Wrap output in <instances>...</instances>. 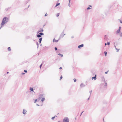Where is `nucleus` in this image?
<instances>
[{
  "label": "nucleus",
  "instance_id": "nucleus-1",
  "mask_svg": "<svg viewBox=\"0 0 122 122\" xmlns=\"http://www.w3.org/2000/svg\"><path fill=\"white\" fill-rule=\"evenodd\" d=\"M9 20V19L6 17H4L2 20V22L1 24L2 26H4L5 24L7 23Z\"/></svg>",
  "mask_w": 122,
  "mask_h": 122
},
{
  "label": "nucleus",
  "instance_id": "nucleus-2",
  "mask_svg": "<svg viewBox=\"0 0 122 122\" xmlns=\"http://www.w3.org/2000/svg\"><path fill=\"white\" fill-rule=\"evenodd\" d=\"M69 120L67 117H64L63 120L62 122H69Z\"/></svg>",
  "mask_w": 122,
  "mask_h": 122
},
{
  "label": "nucleus",
  "instance_id": "nucleus-3",
  "mask_svg": "<svg viewBox=\"0 0 122 122\" xmlns=\"http://www.w3.org/2000/svg\"><path fill=\"white\" fill-rule=\"evenodd\" d=\"M64 31L63 30L60 36V37H61V38H62L64 36L66 35L65 34H64Z\"/></svg>",
  "mask_w": 122,
  "mask_h": 122
},
{
  "label": "nucleus",
  "instance_id": "nucleus-4",
  "mask_svg": "<svg viewBox=\"0 0 122 122\" xmlns=\"http://www.w3.org/2000/svg\"><path fill=\"white\" fill-rule=\"evenodd\" d=\"M101 79L102 80V82H103V83H104L106 81L104 77L103 76H102L101 77Z\"/></svg>",
  "mask_w": 122,
  "mask_h": 122
},
{
  "label": "nucleus",
  "instance_id": "nucleus-5",
  "mask_svg": "<svg viewBox=\"0 0 122 122\" xmlns=\"http://www.w3.org/2000/svg\"><path fill=\"white\" fill-rule=\"evenodd\" d=\"M27 112V111L25 109H23V114H26V113Z\"/></svg>",
  "mask_w": 122,
  "mask_h": 122
},
{
  "label": "nucleus",
  "instance_id": "nucleus-6",
  "mask_svg": "<svg viewBox=\"0 0 122 122\" xmlns=\"http://www.w3.org/2000/svg\"><path fill=\"white\" fill-rule=\"evenodd\" d=\"M80 87L81 88L84 87L85 86V85L83 84V83H81L80 85Z\"/></svg>",
  "mask_w": 122,
  "mask_h": 122
},
{
  "label": "nucleus",
  "instance_id": "nucleus-7",
  "mask_svg": "<svg viewBox=\"0 0 122 122\" xmlns=\"http://www.w3.org/2000/svg\"><path fill=\"white\" fill-rule=\"evenodd\" d=\"M11 7H9L8 8H6L5 9V10L6 11H7L9 10L11 8Z\"/></svg>",
  "mask_w": 122,
  "mask_h": 122
},
{
  "label": "nucleus",
  "instance_id": "nucleus-8",
  "mask_svg": "<svg viewBox=\"0 0 122 122\" xmlns=\"http://www.w3.org/2000/svg\"><path fill=\"white\" fill-rule=\"evenodd\" d=\"M84 46V45L83 44H82L80 45H79L78 46V48L79 49H80L81 47H83Z\"/></svg>",
  "mask_w": 122,
  "mask_h": 122
},
{
  "label": "nucleus",
  "instance_id": "nucleus-9",
  "mask_svg": "<svg viewBox=\"0 0 122 122\" xmlns=\"http://www.w3.org/2000/svg\"><path fill=\"white\" fill-rule=\"evenodd\" d=\"M108 36L106 35L104 36V39L105 40H107L108 39Z\"/></svg>",
  "mask_w": 122,
  "mask_h": 122
},
{
  "label": "nucleus",
  "instance_id": "nucleus-10",
  "mask_svg": "<svg viewBox=\"0 0 122 122\" xmlns=\"http://www.w3.org/2000/svg\"><path fill=\"white\" fill-rule=\"evenodd\" d=\"M92 79H94L95 80H96L97 79V75H95L94 77H92Z\"/></svg>",
  "mask_w": 122,
  "mask_h": 122
},
{
  "label": "nucleus",
  "instance_id": "nucleus-11",
  "mask_svg": "<svg viewBox=\"0 0 122 122\" xmlns=\"http://www.w3.org/2000/svg\"><path fill=\"white\" fill-rule=\"evenodd\" d=\"M36 36L38 38H41V35H40L39 34H37Z\"/></svg>",
  "mask_w": 122,
  "mask_h": 122
},
{
  "label": "nucleus",
  "instance_id": "nucleus-12",
  "mask_svg": "<svg viewBox=\"0 0 122 122\" xmlns=\"http://www.w3.org/2000/svg\"><path fill=\"white\" fill-rule=\"evenodd\" d=\"M30 92H33L34 91L33 89L31 87H30Z\"/></svg>",
  "mask_w": 122,
  "mask_h": 122
},
{
  "label": "nucleus",
  "instance_id": "nucleus-13",
  "mask_svg": "<svg viewBox=\"0 0 122 122\" xmlns=\"http://www.w3.org/2000/svg\"><path fill=\"white\" fill-rule=\"evenodd\" d=\"M120 32H121L120 30H118H118H117L116 31L117 33H119Z\"/></svg>",
  "mask_w": 122,
  "mask_h": 122
},
{
  "label": "nucleus",
  "instance_id": "nucleus-14",
  "mask_svg": "<svg viewBox=\"0 0 122 122\" xmlns=\"http://www.w3.org/2000/svg\"><path fill=\"white\" fill-rule=\"evenodd\" d=\"M39 34L41 36H43L44 35V33L43 32H40L39 33Z\"/></svg>",
  "mask_w": 122,
  "mask_h": 122
},
{
  "label": "nucleus",
  "instance_id": "nucleus-15",
  "mask_svg": "<svg viewBox=\"0 0 122 122\" xmlns=\"http://www.w3.org/2000/svg\"><path fill=\"white\" fill-rule=\"evenodd\" d=\"M115 44H116V45H117V42H115L114 43V47L115 49H116V48H116V46L115 45Z\"/></svg>",
  "mask_w": 122,
  "mask_h": 122
},
{
  "label": "nucleus",
  "instance_id": "nucleus-16",
  "mask_svg": "<svg viewBox=\"0 0 122 122\" xmlns=\"http://www.w3.org/2000/svg\"><path fill=\"white\" fill-rule=\"evenodd\" d=\"M40 32H43L44 31V30L43 29H42L41 28L39 30Z\"/></svg>",
  "mask_w": 122,
  "mask_h": 122
},
{
  "label": "nucleus",
  "instance_id": "nucleus-17",
  "mask_svg": "<svg viewBox=\"0 0 122 122\" xmlns=\"http://www.w3.org/2000/svg\"><path fill=\"white\" fill-rule=\"evenodd\" d=\"M60 3H57L56 4L55 7H57L59 5H60Z\"/></svg>",
  "mask_w": 122,
  "mask_h": 122
},
{
  "label": "nucleus",
  "instance_id": "nucleus-18",
  "mask_svg": "<svg viewBox=\"0 0 122 122\" xmlns=\"http://www.w3.org/2000/svg\"><path fill=\"white\" fill-rule=\"evenodd\" d=\"M45 100V98H42V99H41V101L42 102H43Z\"/></svg>",
  "mask_w": 122,
  "mask_h": 122
},
{
  "label": "nucleus",
  "instance_id": "nucleus-19",
  "mask_svg": "<svg viewBox=\"0 0 122 122\" xmlns=\"http://www.w3.org/2000/svg\"><path fill=\"white\" fill-rule=\"evenodd\" d=\"M58 55H59V56H60L61 57H62L63 56V55L62 54H61L60 53H59L58 54Z\"/></svg>",
  "mask_w": 122,
  "mask_h": 122
},
{
  "label": "nucleus",
  "instance_id": "nucleus-20",
  "mask_svg": "<svg viewBox=\"0 0 122 122\" xmlns=\"http://www.w3.org/2000/svg\"><path fill=\"white\" fill-rule=\"evenodd\" d=\"M36 44L37 46V48H38L39 47V43L38 42H37L36 43Z\"/></svg>",
  "mask_w": 122,
  "mask_h": 122
},
{
  "label": "nucleus",
  "instance_id": "nucleus-21",
  "mask_svg": "<svg viewBox=\"0 0 122 122\" xmlns=\"http://www.w3.org/2000/svg\"><path fill=\"white\" fill-rule=\"evenodd\" d=\"M8 50L9 51H10L11 50L10 48V47H8Z\"/></svg>",
  "mask_w": 122,
  "mask_h": 122
},
{
  "label": "nucleus",
  "instance_id": "nucleus-22",
  "mask_svg": "<svg viewBox=\"0 0 122 122\" xmlns=\"http://www.w3.org/2000/svg\"><path fill=\"white\" fill-rule=\"evenodd\" d=\"M104 53L105 54V56H107V52L106 51H104Z\"/></svg>",
  "mask_w": 122,
  "mask_h": 122
},
{
  "label": "nucleus",
  "instance_id": "nucleus-23",
  "mask_svg": "<svg viewBox=\"0 0 122 122\" xmlns=\"http://www.w3.org/2000/svg\"><path fill=\"white\" fill-rule=\"evenodd\" d=\"M107 86V83L106 82H106L105 83V84L104 86Z\"/></svg>",
  "mask_w": 122,
  "mask_h": 122
},
{
  "label": "nucleus",
  "instance_id": "nucleus-24",
  "mask_svg": "<svg viewBox=\"0 0 122 122\" xmlns=\"http://www.w3.org/2000/svg\"><path fill=\"white\" fill-rule=\"evenodd\" d=\"M116 49L117 50V51L118 52L120 49H118L117 48H116Z\"/></svg>",
  "mask_w": 122,
  "mask_h": 122
},
{
  "label": "nucleus",
  "instance_id": "nucleus-25",
  "mask_svg": "<svg viewBox=\"0 0 122 122\" xmlns=\"http://www.w3.org/2000/svg\"><path fill=\"white\" fill-rule=\"evenodd\" d=\"M59 13H58L56 14V16L57 17H58L59 15Z\"/></svg>",
  "mask_w": 122,
  "mask_h": 122
},
{
  "label": "nucleus",
  "instance_id": "nucleus-26",
  "mask_svg": "<svg viewBox=\"0 0 122 122\" xmlns=\"http://www.w3.org/2000/svg\"><path fill=\"white\" fill-rule=\"evenodd\" d=\"M42 37H41V38H40L39 39V41H41L42 40Z\"/></svg>",
  "mask_w": 122,
  "mask_h": 122
},
{
  "label": "nucleus",
  "instance_id": "nucleus-27",
  "mask_svg": "<svg viewBox=\"0 0 122 122\" xmlns=\"http://www.w3.org/2000/svg\"><path fill=\"white\" fill-rule=\"evenodd\" d=\"M92 91V90L91 91H90L89 92L90 93V96H91Z\"/></svg>",
  "mask_w": 122,
  "mask_h": 122
},
{
  "label": "nucleus",
  "instance_id": "nucleus-28",
  "mask_svg": "<svg viewBox=\"0 0 122 122\" xmlns=\"http://www.w3.org/2000/svg\"><path fill=\"white\" fill-rule=\"evenodd\" d=\"M91 9V8H90V7H87V10H89V9Z\"/></svg>",
  "mask_w": 122,
  "mask_h": 122
},
{
  "label": "nucleus",
  "instance_id": "nucleus-29",
  "mask_svg": "<svg viewBox=\"0 0 122 122\" xmlns=\"http://www.w3.org/2000/svg\"><path fill=\"white\" fill-rule=\"evenodd\" d=\"M42 63L41 64L40 66V68L41 69L42 66Z\"/></svg>",
  "mask_w": 122,
  "mask_h": 122
},
{
  "label": "nucleus",
  "instance_id": "nucleus-30",
  "mask_svg": "<svg viewBox=\"0 0 122 122\" xmlns=\"http://www.w3.org/2000/svg\"><path fill=\"white\" fill-rule=\"evenodd\" d=\"M54 48H55V51H57V48L56 47H55Z\"/></svg>",
  "mask_w": 122,
  "mask_h": 122
},
{
  "label": "nucleus",
  "instance_id": "nucleus-31",
  "mask_svg": "<svg viewBox=\"0 0 122 122\" xmlns=\"http://www.w3.org/2000/svg\"><path fill=\"white\" fill-rule=\"evenodd\" d=\"M107 45L109 46L110 45V43L109 42H107Z\"/></svg>",
  "mask_w": 122,
  "mask_h": 122
},
{
  "label": "nucleus",
  "instance_id": "nucleus-32",
  "mask_svg": "<svg viewBox=\"0 0 122 122\" xmlns=\"http://www.w3.org/2000/svg\"><path fill=\"white\" fill-rule=\"evenodd\" d=\"M59 41V40H55V42L56 43L57 42Z\"/></svg>",
  "mask_w": 122,
  "mask_h": 122
},
{
  "label": "nucleus",
  "instance_id": "nucleus-33",
  "mask_svg": "<svg viewBox=\"0 0 122 122\" xmlns=\"http://www.w3.org/2000/svg\"><path fill=\"white\" fill-rule=\"evenodd\" d=\"M55 118V117H52L51 118L52 120H53Z\"/></svg>",
  "mask_w": 122,
  "mask_h": 122
},
{
  "label": "nucleus",
  "instance_id": "nucleus-34",
  "mask_svg": "<svg viewBox=\"0 0 122 122\" xmlns=\"http://www.w3.org/2000/svg\"><path fill=\"white\" fill-rule=\"evenodd\" d=\"M40 32V31L39 30L37 32V34H38L39 32Z\"/></svg>",
  "mask_w": 122,
  "mask_h": 122
},
{
  "label": "nucleus",
  "instance_id": "nucleus-35",
  "mask_svg": "<svg viewBox=\"0 0 122 122\" xmlns=\"http://www.w3.org/2000/svg\"><path fill=\"white\" fill-rule=\"evenodd\" d=\"M73 80H74V82H76V79L75 78H74V79H73Z\"/></svg>",
  "mask_w": 122,
  "mask_h": 122
},
{
  "label": "nucleus",
  "instance_id": "nucleus-36",
  "mask_svg": "<svg viewBox=\"0 0 122 122\" xmlns=\"http://www.w3.org/2000/svg\"><path fill=\"white\" fill-rule=\"evenodd\" d=\"M120 35L121 37H122V32L121 33H120Z\"/></svg>",
  "mask_w": 122,
  "mask_h": 122
},
{
  "label": "nucleus",
  "instance_id": "nucleus-37",
  "mask_svg": "<svg viewBox=\"0 0 122 122\" xmlns=\"http://www.w3.org/2000/svg\"><path fill=\"white\" fill-rule=\"evenodd\" d=\"M62 76H61L60 77V80H61L62 78Z\"/></svg>",
  "mask_w": 122,
  "mask_h": 122
},
{
  "label": "nucleus",
  "instance_id": "nucleus-38",
  "mask_svg": "<svg viewBox=\"0 0 122 122\" xmlns=\"http://www.w3.org/2000/svg\"><path fill=\"white\" fill-rule=\"evenodd\" d=\"M120 20V23H122V20Z\"/></svg>",
  "mask_w": 122,
  "mask_h": 122
},
{
  "label": "nucleus",
  "instance_id": "nucleus-39",
  "mask_svg": "<svg viewBox=\"0 0 122 122\" xmlns=\"http://www.w3.org/2000/svg\"><path fill=\"white\" fill-rule=\"evenodd\" d=\"M121 26H120L118 29V30H121Z\"/></svg>",
  "mask_w": 122,
  "mask_h": 122
},
{
  "label": "nucleus",
  "instance_id": "nucleus-40",
  "mask_svg": "<svg viewBox=\"0 0 122 122\" xmlns=\"http://www.w3.org/2000/svg\"><path fill=\"white\" fill-rule=\"evenodd\" d=\"M24 71L25 73H26L27 72V70H24Z\"/></svg>",
  "mask_w": 122,
  "mask_h": 122
},
{
  "label": "nucleus",
  "instance_id": "nucleus-41",
  "mask_svg": "<svg viewBox=\"0 0 122 122\" xmlns=\"http://www.w3.org/2000/svg\"><path fill=\"white\" fill-rule=\"evenodd\" d=\"M108 71H107V72H105V73L106 74H107V73L108 72Z\"/></svg>",
  "mask_w": 122,
  "mask_h": 122
},
{
  "label": "nucleus",
  "instance_id": "nucleus-42",
  "mask_svg": "<svg viewBox=\"0 0 122 122\" xmlns=\"http://www.w3.org/2000/svg\"><path fill=\"white\" fill-rule=\"evenodd\" d=\"M37 101V99H36L35 100V102H34V103H36V102Z\"/></svg>",
  "mask_w": 122,
  "mask_h": 122
},
{
  "label": "nucleus",
  "instance_id": "nucleus-43",
  "mask_svg": "<svg viewBox=\"0 0 122 122\" xmlns=\"http://www.w3.org/2000/svg\"><path fill=\"white\" fill-rule=\"evenodd\" d=\"M41 41H39V43L40 44V43H41Z\"/></svg>",
  "mask_w": 122,
  "mask_h": 122
},
{
  "label": "nucleus",
  "instance_id": "nucleus-44",
  "mask_svg": "<svg viewBox=\"0 0 122 122\" xmlns=\"http://www.w3.org/2000/svg\"><path fill=\"white\" fill-rule=\"evenodd\" d=\"M90 96H89V97L87 99V100H89V99H90Z\"/></svg>",
  "mask_w": 122,
  "mask_h": 122
},
{
  "label": "nucleus",
  "instance_id": "nucleus-45",
  "mask_svg": "<svg viewBox=\"0 0 122 122\" xmlns=\"http://www.w3.org/2000/svg\"><path fill=\"white\" fill-rule=\"evenodd\" d=\"M55 38H54L53 40V42H55Z\"/></svg>",
  "mask_w": 122,
  "mask_h": 122
},
{
  "label": "nucleus",
  "instance_id": "nucleus-46",
  "mask_svg": "<svg viewBox=\"0 0 122 122\" xmlns=\"http://www.w3.org/2000/svg\"><path fill=\"white\" fill-rule=\"evenodd\" d=\"M61 38V37H60V36L59 38V39L58 40H60V39Z\"/></svg>",
  "mask_w": 122,
  "mask_h": 122
},
{
  "label": "nucleus",
  "instance_id": "nucleus-47",
  "mask_svg": "<svg viewBox=\"0 0 122 122\" xmlns=\"http://www.w3.org/2000/svg\"><path fill=\"white\" fill-rule=\"evenodd\" d=\"M43 95H43V94H40V96H43Z\"/></svg>",
  "mask_w": 122,
  "mask_h": 122
},
{
  "label": "nucleus",
  "instance_id": "nucleus-48",
  "mask_svg": "<svg viewBox=\"0 0 122 122\" xmlns=\"http://www.w3.org/2000/svg\"><path fill=\"white\" fill-rule=\"evenodd\" d=\"M47 15V14L46 13L45 15V16H46Z\"/></svg>",
  "mask_w": 122,
  "mask_h": 122
},
{
  "label": "nucleus",
  "instance_id": "nucleus-49",
  "mask_svg": "<svg viewBox=\"0 0 122 122\" xmlns=\"http://www.w3.org/2000/svg\"><path fill=\"white\" fill-rule=\"evenodd\" d=\"M89 7H92V6H91V5H89Z\"/></svg>",
  "mask_w": 122,
  "mask_h": 122
},
{
  "label": "nucleus",
  "instance_id": "nucleus-50",
  "mask_svg": "<svg viewBox=\"0 0 122 122\" xmlns=\"http://www.w3.org/2000/svg\"><path fill=\"white\" fill-rule=\"evenodd\" d=\"M68 6H69V7H70V3L69 2V4H68Z\"/></svg>",
  "mask_w": 122,
  "mask_h": 122
},
{
  "label": "nucleus",
  "instance_id": "nucleus-51",
  "mask_svg": "<svg viewBox=\"0 0 122 122\" xmlns=\"http://www.w3.org/2000/svg\"><path fill=\"white\" fill-rule=\"evenodd\" d=\"M3 26H2V25H1V26L0 27V29H1Z\"/></svg>",
  "mask_w": 122,
  "mask_h": 122
},
{
  "label": "nucleus",
  "instance_id": "nucleus-52",
  "mask_svg": "<svg viewBox=\"0 0 122 122\" xmlns=\"http://www.w3.org/2000/svg\"><path fill=\"white\" fill-rule=\"evenodd\" d=\"M74 38V36H71V38Z\"/></svg>",
  "mask_w": 122,
  "mask_h": 122
},
{
  "label": "nucleus",
  "instance_id": "nucleus-53",
  "mask_svg": "<svg viewBox=\"0 0 122 122\" xmlns=\"http://www.w3.org/2000/svg\"><path fill=\"white\" fill-rule=\"evenodd\" d=\"M62 67H61L59 69H62Z\"/></svg>",
  "mask_w": 122,
  "mask_h": 122
},
{
  "label": "nucleus",
  "instance_id": "nucleus-54",
  "mask_svg": "<svg viewBox=\"0 0 122 122\" xmlns=\"http://www.w3.org/2000/svg\"><path fill=\"white\" fill-rule=\"evenodd\" d=\"M25 74V73H22V74H23V75H24V74Z\"/></svg>",
  "mask_w": 122,
  "mask_h": 122
},
{
  "label": "nucleus",
  "instance_id": "nucleus-55",
  "mask_svg": "<svg viewBox=\"0 0 122 122\" xmlns=\"http://www.w3.org/2000/svg\"><path fill=\"white\" fill-rule=\"evenodd\" d=\"M54 117H55H55H57V116H56V115H55V116H54Z\"/></svg>",
  "mask_w": 122,
  "mask_h": 122
},
{
  "label": "nucleus",
  "instance_id": "nucleus-56",
  "mask_svg": "<svg viewBox=\"0 0 122 122\" xmlns=\"http://www.w3.org/2000/svg\"><path fill=\"white\" fill-rule=\"evenodd\" d=\"M36 105L37 106H39V105L38 104H36Z\"/></svg>",
  "mask_w": 122,
  "mask_h": 122
},
{
  "label": "nucleus",
  "instance_id": "nucleus-57",
  "mask_svg": "<svg viewBox=\"0 0 122 122\" xmlns=\"http://www.w3.org/2000/svg\"><path fill=\"white\" fill-rule=\"evenodd\" d=\"M107 45V44L106 43L105 44V46H106V45Z\"/></svg>",
  "mask_w": 122,
  "mask_h": 122
},
{
  "label": "nucleus",
  "instance_id": "nucleus-58",
  "mask_svg": "<svg viewBox=\"0 0 122 122\" xmlns=\"http://www.w3.org/2000/svg\"><path fill=\"white\" fill-rule=\"evenodd\" d=\"M9 73V72H8H8H7V74H8Z\"/></svg>",
  "mask_w": 122,
  "mask_h": 122
},
{
  "label": "nucleus",
  "instance_id": "nucleus-59",
  "mask_svg": "<svg viewBox=\"0 0 122 122\" xmlns=\"http://www.w3.org/2000/svg\"><path fill=\"white\" fill-rule=\"evenodd\" d=\"M83 112H84L83 111L82 112H81V114H82V113Z\"/></svg>",
  "mask_w": 122,
  "mask_h": 122
},
{
  "label": "nucleus",
  "instance_id": "nucleus-60",
  "mask_svg": "<svg viewBox=\"0 0 122 122\" xmlns=\"http://www.w3.org/2000/svg\"><path fill=\"white\" fill-rule=\"evenodd\" d=\"M45 24H44V25L43 26H45Z\"/></svg>",
  "mask_w": 122,
  "mask_h": 122
},
{
  "label": "nucleus",
  "instance_id": "nucleus-61",
  "mask_svg": "<svg viewBox=\"0 0 122 122\" xmlns=\"http://www.w3.org/2000/svg\"><path fill=\"white\" fill-rule=\"evenodd\" d=\"M82 115V114L81 113L80 115V116H81Z\"/></svg>",
  "mask_w": 122,
  "mask_h": 122
},
{
  "label": "nucleus",
  "instance_id": "nucleus-62",
  "mask_svg": "<svg viewBox=\"0 0 122 122\" xmlns=\"http://www.w3.org/2000/svg\"><path fill=\"white\" fill-rule=\"evenodd\" d=\"M29 6H30V5H28V7H29Z\"/></svg>",
  "mask_w": 122,
  "mask_h": 122
},
{
  "label": "nucleus",
  "instance_id": "nucleus-63",
  "mask_svg": "<svg viewBox=\"0 0 122 122\" xmlns=\"http://www.w3.org/2000/svg\"><path fill=\"white\" fill-rule=\"evenodd\" d=\"M40 44H41L40 45H41V43H40Z\"/></svg>",
  "mask_w": 122,
  "mask_h": 122
},
{
  "label": "nucleus",
  "instance_id": "nucleus-64",
  "mask_svg": "<svg viewBox=\"0 0 122 122\" xmlns=\"http://www.w3.org/2000/svg\"><path fill=\"white\" fill-rule=\"evenodd\" d=\"M33 41H35V40H33Z\"/></svg>",
  "mask_w": 122,
  "mask_h": 122
}]
</instances>
